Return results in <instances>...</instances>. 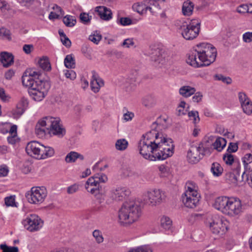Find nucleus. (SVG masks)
I'll return each mask as SVG.
<instances>
[{
  "instance_id": "obj_1",
  "label": "nucleus",
  "mask_w": 252,
  "mask_h": 252,
  "mask_svg": "<svg viewBox=\"0 0 252 252\" xmlns=\"http://www.w3.org/2000/svg\"><path fill=\"white\" fill-rule=\"evenodd\" d=\"M41 73L32 70H27L22 76V83L29 88V94L33 99L41 101L47 94L50 88L48 80L41 79Z\"/></svg>"
},
{
  "instance_id": "obj_2",
  "label": "nucleus",
  "mask_w": 252,
  "mask_h": 252,
  "mask_svg": "<svg viewBox=\"0 0 252 252\" xmlns=\"http://www.w3.org/2000/svg\"><path fill=\"white\" fill-rule=\"evenodd\" d=\"M217 54V50L213 45L201 43L188 54L187 63L194 67L208 66L215 61Z\"/></svg>"
},
{
  "instance_id": "obj_3",
  "label": "nucleus",
  "mask_w": 252,
  "mask_h": 252,
  "mask_svg": "<svg viewBox=\"0 0 252 252\" xmlns=\"http://www.w3.org/2000/svg\"><path fill=\"white\" fill-rule=\"evenodd\" d=\"M213 206L223 214L231 217L238 216L243 212L242 201L238 197L219 196L216 198Z\"/></svg>"
},
{
  "instance_id": "obj_4",
  "label": "nucleus",
  "mask_w": 252,
  "mask_h": 252,
  "mask_svg": "<svg viewBox=\"0 0 252 252\" xmlns=\"http://www.w3.org/2000/svg\"><path fill=\"white\" fill-rule=\"evenodd\" d=\"M141 214V207L139 201H126L119 211L120 222L125 224L132 223L139 219Z\"/></svg>"
},
{
  "instance_id": "obj_5",
  "label": "nucleus",
  "mask_w": 252,
  "mask_h": 252,
  "mask_svg": "<svg viewBox=\"0 0 252 252\" xmlns=\"http://www.w3.org/2000/svg\"><path fill=\"white\" fill-rule=\"evenodd\" d=\"M178 30L186 40H192L199 34L200 30V23L192 20L189 24L182 22L178 26Z\"/></svg>"
},
{
  "instance_id": "obj_6",
  "label": "nucleus",
  "mask_w": 252,
  "mask_h": 252,
  "mask_svg": "<svg viewBox=\"0 0 252 252\" xmlns=\"http://www.w3.org/2000/svg\"><path fill=\"white\" fill-rule=\"evenodd\" d=\"M156 139L151 141L141 138L138 143L139 154L143 158L150 161L156 160Z\"/></svg>"
},
{
  "instance_id": "obj_7",
  "label": "nucleus",
  "mask_w": 252,
  "mask_h": 252,
  "mask_svg": "<svg viewBox=\"0 0 252 252\" xmlns=\"http://www.w3.org/2000/svg\"><path fill=\"white\" fill-rule=\"evenodd\" d=\"M46 119L47 120L46 129L50 133L57 135L59 137H63L65 134V129L60 124V118L48 116Z\"/></svg>"
},
{
  "instance_id": "obj_8",
  "label": "nucleus",
  "mask_w": 252,
  "mask_h": 252,
  "mask_svg": "<svg viewBox=\"0 0 252 252\" xmlns=\"http://www.w3.org/2000/svg\"><path fill=\"white\" fill-rule=\"evenodd\" d=\"M47 195V192L44 187H32L26 194L28 201L32 204L42 203Z\"/></svg>"
},
{
  "instance_id": "obj_9",
  "label": "nucleus",
  "mask_w": 252,
  "mask_h": 252,
  "mask_svg": "<svg viewBox=\"0 0 252 252\" xmlns=\"http://www.w3.org/2000/svg\"><path fill=\"white\" fill-rule=\"evenodd\" d=\"M164 193L160 189H152L148 191L143 197L144 204L156 206L160 203L165 197Z\"/></svg>"
},
{
  "instance_id": "obj_10",
  "label": "nucleus",
  "mask_w": 252,
  "mask_h": 252,
  "mask_svg": "<svg viewBox=\"0 0 252 252\" xmlns=\"http://www.w3.org/2000/svg\"><path fill=\"white\" fill-rule=\"evenodd\" d=\"M22 223L27 230L34 232L39 230L43 225L44 221L36 214H31L23 220Z\"/></svg>"
},
{
  "instance_id": "obj_11",
  "label": "nucleus",
  "mask_w": 252,
  "mask_h": 252,
  "mask_svg": "<svg viewBox=\"0 0 252 252\" xmlns=\"http://www.w3.org/2000/svg\"><path fill=\"white\" fill-rule=\"evenodd\" d=\"M237 167H234L231 171L228 172L225 176V180L230 184L236 186L238 182L243 181L245 172H243L240 176L241 165L240 163L237 162Z\"/></svg>"
},
{
  "instance_id": "obj_12",
  "label": "nucleus",
  "mask_w": 252,
  "mask_h": 252,
  "mask_svg": "<svg viewBox=\"0 0 252 252\" xmlns=\"http://www.w3.org/2000/svg\"><path fill=\"white\" fill-rule=\"evenodd\" d=\"M209 223L210 229L214 234L221 235L227 230L226 223L219 218H215Z\"/></svg>"
},
{
  "instance_id": "obj_13",
  "label": "nucleus",
  "mask_w": 252,
  "mask_h": 252,
  "mask_svg": "<svg viewBox=\"0 0 252 252\" xmlns=\"http://www.w3.org/2000/svg\"><path fill=\"white\" fill-rule=\"evenodd\" d=\"M203 147V143H201L198 147L192 146L187 154V158L189 163H196L202 158L201 155V151Z\"/></svg>"
},
{
  "instance_id": "obj_14",
  "label": "nucleus",
  "mask_w": 252,
  "mask_h": 252,
  "mask_svg": "<svg viewBox=\"0 0 252 252\" xmlns=\"http://www.w3.org/2000/svg\"><path fill=\"white\" fill-rule=\"evenodd\" d=\"M42 145L36 141L29 142L26 147L27 153L31 157L40 159Z\"/></svg>"
},
{
  "instance_id": "obj_15",
  "label": "nucleus",
  "mask_w": 252,
  "mask_h": 252,
  "mask_svg": "<svg viewBox=\"0 0 252 252\" xmlns=\"http://www.w3.org/2000/svg\"><path fill=\"white\" fill-rule=\"evenodd\" d=\"M129 189L125 187H117L111 191V197L116 201H122L130 194Z\"/></svg>"
},
{
  "instance_id": "obj_16",
  "label": "nucleus",
  "mask_w": 252,
  "mask_h": 252,
  "mask_svg": "<svg viewBox=\"0 0 252 252\" xmlns=\"http://www.w3.org/2000/svg\"><path fill=\"white\" fill-rule=\"evenodd\" d=\"M174 146L165 148L159 147L156 149V160H164L172 156L174 153Z\"/></svg>"
},
{
  "instance_id": "obj_17",
  "label": "nucleus",
  "mask_w": 252,
  "mask_h": 252,
  "mask_svg": "<svg viewBox=\"0 0 252 252\" xmlns=\"http://www.w3.org/2000/svg\"><path fill=\"white\" fill-rule=\"evenodd\" d=\"M198 195H182V201L186 207L194 208L199 202Z\"/></svg>"
},
{
  "instance_id": "obj_18",
  "label": "nucleus",
  "mask_w": 252,
  "mask_h": 252,
  "mask_svg": "<svg viewBox=\"0 0 252 252\" xmlns=\"http://www.w3.org/2000/svg\"><path fill=\"white\" fill-rule=\"evenodd\" d=\"M95 12H97L100 18L103 20L108 21L112 18L111 10L105 6H99L96 7Z\"/></svg>"
},
{
  "instance_id": "obj_19",
  "label": "nucleus",
  "mask_w": 252,
  "mask_h": 252,
  "mask_svg": "<svg viewBox=\"0 0 252 252\" xmlns=\"http://www.w3.org/2000/svg\"><path fill=\"white\" fill-rule=\"evenodd\" d=\"M46 116L43 117L42 119H40L36 124L35 127V132L37 135L40 137H43L45 135L46 127H47V120H46Z\"/></svg>"
},
{
  "instance_id": "obj_20",
  "label": "nucleus",
  "mask_w": 252,
  "mask_h": 252,
  "mask_svg": "<svg viewBox=\"0 0 252 252\" xmlns=\"http://www.w3.org/2000/svg\"><path fill=\"white\" fill-rule=\"evenodd\" d=\"M0 62L5 67H8L14 63V56L12 53L2 52L0 54Z\"/></svg>"
},
{
  "instance_id": "obj_21",
  "label": "nucleus",
  "mask_w": 252,
  "mask_h": 252,
  "mask_svg": "<svg viewBox=\"0 0 252 252\" xmlns=\"http://www.w3.org/2000/svg\"><path fill=\"white\" fill-rule=\"evenodd\" d=\"M156 144L157 145V150L158 148L159 149V147L167 148L169 147V146H174L173 144L172 139L164 137L163 135L159 138L156 139Z\"/></svg>"
},
{
  "instance_id": "obj_22",
  "label": "nucleus",
  "mask_w": 252,
  "mask_h": 252,
  "mask_svg": "<svg viewBox=\"0 0 252 252\" xmlns=\"http://www.w3.org/2000/svg\"><path fill=\"white\" fill-rule=\"evenodd\" d=\"M85 189L91 194L96 196L98 194H103L105 192V189L104 187L98 184L93 186H86Z\"/></svg>"
},
{
  "instance_id": "obj_23",
  "label": "nucleus",
  "mask_w": 252,
  "mask_h": 252,
  "mask_svg": "<svg viewBox=\"0 0 252 252\" xmlns=\"http://www.w3.org/2000/svg\"><path fill=\"white\" fill-rule=\"evenodd\" d=\"M28 102L26 99L22 98L17 104L16 109L14 111L13 115L16 117L22 115L28 106Z\"/></svg>"
},
{
  "instance_id": "obj_24",
  "label": "nucleus",
  "mask_w": 252,
  "mask_h": 252,
  "mask_svg": "<svg viewBox=\"0 0 252 252\" xmlns=\"http://www.w3.org/2000/svg\"><path fill=\"white\" fill-rule=\"evenodd\" d=\"M162 53V52L160 49H155L152 53V60L158 63L163 64L164 63V60Z\"/></svg>"
},
{
  "instance_id": "obj_25",
  "label": "nucleus",
  "mask_w": 252,
  "mask_h": 252,
  "mask_svg": "<svg viewBox=\"0 0 252 252\" xmlns=\"http://www.w3.org/2000/svg\"><path fill=\"white\" fill-rule=\"evenodd\" d=\"M196 90L190 86H184L179 89V94L185 97H188L195 94Z\"/></svg>"
},
{
  "instance_id": "obj_26",
  "label": "nucleus",
  "mask_w": 252,
  "mask_h": 252,
  "mask_svg": "<svg viewBox=\"0 0 252 252\" xmlns=\"http://www.w3.org/2000/svg\"><path fill=\"white\" fill-rule=\"evenodd\" d=\"M194 4L191 1L188 0L184 2L182 6V12L185 16H190L192 14Z\"/></svg>"
},
{
  "instance_id": "obj_27",
  "label": "nucleus",
  "mask_w": 252,
  "mask_h": 252,
  "mask_svg": "<svg viewBox=\"0 0 252 252\" xmlns=\"http://www.w3.org/2000/svg\"><path fill=\"white\" fill-rule=\"evenodd\" d=\"M77 158L81 160L84 159V156L75 152H70L65 157V160L67 163L74 162Z\"/></svg>"
},
{
  "instance_id": "obj_28",
  "label": "nucleus",
  "mask_w": 252,
  "mask_h": 252,
  "mask_svg": "<svg viewBox=\"0 0 252 252\" xmlns=\"http://www.w3.org/2000/svg\"><path fill=\"white\" fill-rule=\"evenodd\" d=\"M222 159L226 165H232L233 164H234V166L235 167H237V163L236 162L240 163L238 160L235 159L233 155H232L231 153L227 152L223 155Z\"/></svg>"
},
{
  "instance_id": "obj_29",
  "label": "nucleus",
  "mask_w": 252,
  "mask_h": 252,
  "mask_svg": "<svg viewBox=\"0 0 252 252\" xmlns=\"http://www.w3.org/2000/svg\"><path fill=\"white\" fill-rule=\"evenodd\" d=\"M55 153V151L53 148L50 147H46L42 145L41 155V159H45L46 158L52 157Z\"/></svg>"
},
{
  "instance_id": "obj_30",
  "label": "nucleus",
  "mask_w": 252,
  "mask_h": 252,
  "mask_svg": "<svg viewBox=\"0 0 252 252\" xmlns=\"http://www.w3.org/2000/svg\"><path fill=\"white\" fill-rule=\"evenodd\" d=\"M38 64L40 68L45 71H50L51 69V64L49 58L47 56H43L38 61Z\"/></svg>"
},
{
  "instance_id": "obj_31",
  "label": "nucleus",
  "mask_w": 252,
  "mask_h": 252,
  "mask_svg": "<svg viewBox=\"0 0 252 252\" xmlns=\"http://www.w3.org/2000/svg\"><path fill=\"white\" fill-rule=\"evenodd\" d=\"M223 170V168L218 162H214L212 164L211 171L214 176H220L222 174Z\"/></svg>"
},
{
  "instance_id": "obj_32",
  "label": "nucleus",
  "mask_w": 252,
  "mask_h": 252,
  "mask_svg": "<svg viewBox=\"0 0 252 252\" xmlns=\"http://www.w3.org/2000/svg\"><path fill=\"white\" fill-rule=\"evenodd\" d=\"M162 134L156 132V131H151L148 132L145 134H143L141 137L142 139H147L148 141H153L157 138H159Z\"/></svg>"
},
{
  "instance_id": "obj_33",
  "label": "nucleus",
  "mask_w": 252,
  "mask_h": 252,
  "mask_svg": "<svg viewBox=\"0 0 252 252\" xmlns=\"http://www.w3.org/2000/svg\"><path fill=\"white\" fill-rule=\"evenodd\" d=\"M226 141L222 137H218L213 143V145L215 149L220 152L226 146Z\"/></svg>"
},
{
  "instance_id": "obj_34",
  "label": "nucleus",
  "mask_w": 252,
  "mask_h": 252,
  "mask_svg": "<svg viewBox=\"0 0 252 252\" xmlns=\"http://www.w3.org/2000/svg\"><path fill=\"white\" fill-rule=\"evenodd\" d=\"M64 65L68 68H74L75 65V61L72 54L66 56L64 60Z\"/></svg>"
},
{
  "instance_id": "obj_35",
  "label": "nucleus",
  "mask_w": 252,
  "mask_h": 252,
  "mask_svg": "<svg viewBox=\"0 0 252 252\" xmlns=\"http://www.w3.org/2000/svg\"><path fill=\"white\" fill-rule=\"evenodd\" d=\"M161 226L165 230H169L172 226V221L167 216H163L160 219Z\"/></svg>"
},
{
  "instance_id": "obj_36",
  "label": "nucleus",
  "mask_w": 252,
  "mask_h": 252,
  "mask_svg": "<svg viewBox=\"0 0 252 252\" xmlns=\"http://www.w3.org/2000/svg\"><path fill=\"white\" fill-rule=\"evenodd\" d=\"M242 161L244 164L245 168L244 172H248V170H250L249 164L252 162V154L249 153L246 154L242 158Z\"/></svg>"
},
{
  "instance_id": "obj_37",
  "label": "nucleus",
  "mask_w": 252,
  "mask_h": 252,
  "mask_svg": "<svg viewBox=\"0 0 252 252\" xmlns=\"http://www.w3.org/2000/svg\"><path fill=\"white\" fill-rule=\"evenodd\" d=\"M63 21L65 25L68 27H73L76 23L75 17L69 15H67L63 17Z\"/></svg>"
},
{
  "instance_id": "obj_38",
  "label": "nucleus",
  "mask_w": 252,
  "mask_h": 252,
  "mask_svg": "<svg viewBox=\"0 0 252 252\" xmlns=\"http://www.w3.org/2000/svg\"><path fill=\"white\" fill-rule=\"evenodd\" d=\"M128 142L125 139H120L117 140L115 143V147L117 150L124 151L128 146Z\"/></svg>"
},
{
  "instance_id": "obj_39",
  "label": "nucleus",
  "mask_w": 252,
  "mask_h": 252,
  "mask_svg": "<svg viewBox=\"0 0 252 252\" xmlns=\"http://www.w3.org/2000/svg\"><path fill=\"white\" fill-rule=\"evenodd\" d=\"M146 5L142 2H137L132 5L133 9L141 14L146 13Z\"/></svg>"
},
{
  "instance_id": "obj_40",
  "label": "nucleus",
  "mask_w": 252,
  "mask_h": 252,
  "mask_svg": "<svg viewBox=\"0 0 252 252\" xmlns=\"http://www.w3.org/2000/svg\"><path fill=\"white\" fill-rule=\"evenodd\" d=\"M187 189L183 195H198L197 191L195 189V187L191 182L187 183Z\"/></svg>"
},
{
  "instance_id": "obj_41",
  "label": "nucleus",
  "mask_w": 252,
  "mask_h": 252,
  "mask_svg": "<svg viewBox=\"0 0 252 252\" xmlns=\"http://www.w3.org/2000/svg\"><path fill=\"white\" fill-rule=\"evenodd\" d=\"M0 38L11 40V32L9 30L2 28L0 29Z\"/></svg>"
},
{
  "instance_id": "obj_42",
  "label": "nucleus",
  "mask_w": 252,
  "mask_h": 252,
  "mask_svg": "<svg viewBox=\"0 0 252 252\" xmlns=\"http://www.w3.org/2000/svg\"><path fill=\"white\" fill-rule=\"evenodd\" d=\"M214 78L216 80L221 81L223 83L227 85L232 83V79L229 77H225L221 74L215 75Z\"/></svg>"
},
{
  "instance_id": "obj_43",
  "label": "nucleus",
  "mask_w": 252,
  "mask_h": 252,
  "mask_svg": "<svg viewBox=\"0 0 252 252\" xmlns=\"http://www.w3.org/2000/svg\"><path fill=\"white\" fill-rule=\"evenodd\" d=\"M241 107L243 108L244 112L246 114L250 115L252 113V102L251 100L242 104Z\"/></svg>"
},
{
  "instance_id": "obj_44",
  "label": "nucleus",
  "mask_w": 252,
  "mask_h": 252,
  "mask_svg": "<svg viewBox=\"0 0 252 252\" xmlns=\"http://www.w3.org/2000/svg\"><path fill=\"white\" fill-rule=\"evenodd\" d=\"M5 204L7 207L16 206L15 196L10 195L4 198Z\"/></svg>"
},
{
  "instance_id": "obj_45",
  "label": "nucleus",
  "mask_w": 252,
  "mask_h": 252,
  "mask_svg": "<svg viewBox=\"0 0 252 252\" xmlns=\"http://www.w3.org/2000/svg\"><path fill=\"white\" fill-rule=\"evenodd\" d=\"M188 116L190 119L193 120V122L194 124L198 123L200 121L198 112L197 111H191L189 112Z\"/></svg>"
},
{
  "instance_id": "obj_46",
  "label": "nucleus",
  "mask_w": 252,
  "mask_h": 252,
  "mask_svg": "<svg viewBox=\"0 0 252 252\" xmlns=\"http://www.w3.org/2000/svg\"><path fill=\"white\" fill-rule=\"evenodd\" d=\"M81 22L84 24H88L90 22L92 16H90L88 13L82 12L79 16Z\"/></svg>"
},
{
  "instance_id": "obj_47",
  "label": "nucleus",
  "mask_w": 252,
  "mask_h": 252,
  "mask_svg": "<svg viewBox=\"0 0 252 252\" xmlns=\"http://www.w3.org/2000/svg\"><path fill=\"white\" fill-rule=\"evenodd\" d=\"M0 249L3 252H18V248L17 247H8L6 244H1Z\"/></svg>"
},
{
  "instance_id": "obj_48",
  "label": "nucleus",
  "mask_w": 252,
  "mask_h": 252,
  "mask_svg": "<svg viewBox=\"0 0 252 252\" xmlns=\"http://www.w3.org/2000/svg\"><path fill=\"white\" fill-rule=\"evenodd\" d=\"M82 54L88 59H92L91 49L86 44L83 45L81 48Z\"/></svg>"
},
{
  "instance_id": "obj_49",
  "label": "nucleus",
  "mask_w": 252,
  "mask_h": 252,
  "mask_svg": "<svg viewBox=\"0 0 252 252\" xmlns=\"http://www.w3.org/2000/svg\"><path fill=\"white\" fill-rule=\"evenodd\" d=\"M128 252H152L151 249L147 246H141L136 249H131Z\"/></svg>"
},
{
  "instance_id": "obj_50",
  "label": "nucleus",
  "mask_w": 252,
  "mask_h": 252,
  "mask_svg": "<svg viewBox=\"0 0 252 252\" xmlns=\"http://www.w3.org/2000/svg\"><path fill=\"white\" fill-rule=\"evenodd\" d=\"M93 236L95 238L98 243H101L103 241V237L101 232L98 230H95L93 233Z\"/></svg>"
},
{
  "instance_id": "obj_51",
  "label": "nucleus",
  "mask_w": 252,
  "mask_h": 252,
  "mask_svg": "<svg viewBox=\"0 0 252 252\" xmlns=\"http://www.w3.org/2000/svg\"><path fill=\"white\" fill-rule=\"evenodd\" d=\"M92 73L93 74L92 78L97 82V84L99 85V87L103 86L104 85L103 80L99 77L98 74L95 71H93Z\"/></svg>"
},
{
  "instance_id": "obj_52",
  "label": "nucleus",
  "mask_w": 252,
  "mask_h": 252,
  "mask_svg": "<svg viewBox=\"0 0 252 252\" xmlns=\"http://www.w3.org/2000/svg\"><path fill=\"white\" fill-rule=\"evenodd\" d=\"M102 36L97 33H94V34L90 35L89 37V39L94 43L97 44L101 40Z\"/></svg>"
},
{
  "instance_id": "obj_53",
  "label": "nucleus",
  "mask_w": 252,
  "mask_h": 252,
  "mask_svg": "<svg viewBox=\"0 0 252 252\" xmlns=\"http://www.w3.org/2000/svg\"><path fill=\"white\" fill-rule=\"evenodd\" d=\"M238 149V146L237 143L230 142L227 148V152L231 154V153H235L237 151Z\"/></svg>"
},
{
  "instance_id": "obj_54",
  "label": "nucleus",
  "mask_w": 252,
  "mask_h": 252,
  "mask_svg": "<svg viewBox=\"0 0 252 252\" xmlns=\"http://www.w3.org/2000/svg\"><path fill=\"white\" fill-rule=\"evenodd\" d=\"M238 96L241 105L246 102L250 101L246 94L244 93L240 92L238 94Z\"/></svg>"
},
{
  "instance_id": "obj_55",
  "label": "nucleus",
  "mask_w": 252,
  "mask_h": 252,
  "mask_svg": "<svg viewBox=\"0 0 252 252\" xmlns=\"http://www.w3.org/2000/svg\"><path fill=\"white\" fill-rule=\"evenodd\" d=\"M10 9L9 5L3 0H0V10L5 13Z\"/></svg>"
},
{
  "instance_id": "obj_56",
  "label": "nucleus",
  "mask_w": 252,
  "mask_h": 252,
  "mask_svg": "<svg viewBox=\"0 0 252 252\" xmlns=\"http://www.w3.org/2000/svg\"><path fill=\"white\" fill-rule=\"evenodd\" d=\"M94 176L99 184L100 183H105L108 180L107 176L104 174H97Z\"/></svg>"
},
{
  "instance_id": "obj_57",
  "label": "nucleus",
  "mask_w": 252,
  "mask_h": 252,
  "mask_svg": "<svg viewBox=\"0 0 252 252\" xmlns=\"http://www.w3.org/2000/svg\"><path fill=\"white\" fill-rule=\"evenodd\" d=\"M99 184V183L97 182V180H96L95 176L93 177H90L88 180L87 181L85 186H93L94 185H96Z\"/></svg>"
},
{
  "instance_id": "obj_58",
  "label": "nucleus",
  "mask_w": 252,
  "mask_h": 252,
  "mask_svg": "<svg viewBox=\"0 0 252 252\" xmlns=\"http://www.w3.org/2000/svg\"><path fill=\"white\" fill-rule=\"evenodd\" d=\"M65 76L67 78L71 80H74L76 77V73L72 70H66L65 72Z\"/></svg>"
},
{
  "instance_id": "obj_59",
  "label": "nucleus",
  "mask_w": 252,
  "mask_h": 252,
  "mask_svg": "<svg viewBox=\"0 0 252 252\" xmlns=\"http://www.w3.org/2000/svg\"><path fill=\"white\" fill-rule=\"evenodd\" d=\"M119 22L123 26H128L132 24V20L128 17H122L120 19Z\"/></svg>"
},
{
  "instance_id": "obj_60",
  "label": "nucleus",
  "mask_w": 252,
  "mask_h": 252,
  "mask_svg": "<svg viewBox=\"0 0 252 252\" xmlns=\"http://www.w3.org/2000/svg\"><path fill=\"white\" fill-rule=\"evenodd\" d=\"M94 79L92 78V81H91V87L92 89V90L94 93H97L100 89V87L98 84H97V83H96Z\"/></svg>"
},
{
  "instance_id": "obj_61",
  "label": "nucleus",
  "mask_w": 252,
  "mask_h": 252,
  "mask_svg": "<svg viewBox=\"0 0 252 252\" xmlns=\"http://www.w3.org/2000/svg\"><path fill=\"white\" fill-rule=\"evenodd\" d=\"M238 12L240 13H248L249 11V7L247 4H242L238 6L237 9Z\"/></svg>"
},
{
  "instance_id": "obj_62",
  "label": "nucleus",
  "mask_w": 252,
  "mask_h": 252,
  "mask_svg": "<svg viewBox=\"0 0 252 252\" xmlns=\"http://www.w3.org/2000/svg\"><path fill=\"white\" fill-rule=\"evenodd\" d=\"M211 148L209 147H204L203 145L201 151V155L202 158L204 156H209L211 153Z\"/></svg>"
},
{
  "instance_id": "obj_63",
  "label": "nucleus",
  "mask_w": 252,
  "mask_h": 252,
  "mask_svg": "<svg viewBox=\"0 0 252 252\" xmlns=\"http://www.w3.org/2000/svg\"><path fill=\"white\" fill-rule=\"evenodd\" d=\"M243 40L245 42H250L252 41V32H247L245 33L243 35Z\"/></svg>"
},
{
  "instance_id": "obj_64",
  "label": "nucleus",
  "mask_w": 252,
  "mask_h": 252,
  "mask_svg": "<svg viewBox=\"0 0 252 252\" xmlns=\"http://www.w3.org/2000/svg\"><path fill=\"white\" fill-rule=\"evenodd\" d=\"M247 181L252 188V169L248 171V174L246 175Z\"/></svg>"
}]
</instances>
